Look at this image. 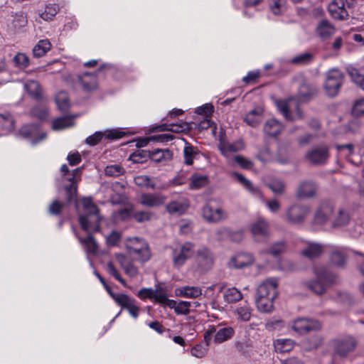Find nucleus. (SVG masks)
Returning a JSON list of instances; mask_svg holds the SVG:
<instances>
[{
  "label": "nucleus",
  "instance_id": "nucleus-1",
  "mask_svg": "<svg viewBox=\"0 0 364 364\" xmlns=\"http://www.w3.org/2000/svg\"><path fill=\"white\" fill-rule=\"evenodd\" d=\"M82 203L83 213L79 216V223L82 229L88 234V236L85 238L79 237V241L85 245L88 253L95 255L97 252L98 246L92 234L100 230L99 210L90 198H84Z\"/></svg>",
  "mask_w": 364,
  "mask_h": 364
},
{
  "label": "nucleus",
  "instance_id": "nucleus-2",
  "mask_svg": "<svg viewBox=\"0 0 364 364\" xmlns=\"http://www.w3.org/2000/svg\"><path fill=\"white\" fill-rule=\"evenodd\" d=\"M316 280L306 283L307 287L317 294H322L327 286L336 282V276L324 265L317 264L314 267Z\"/></svg>",
  "mask_w": 364,
  "mask_h": 364
},
{
  "label": "nucleus",
  "instance_id": "nucleus-3",
  "mask_svg": "<svg viewBox=\"0 0 364 364\" xmlns=\"http://www.w3.org/2000/svg\"><path fill=\"white\" fill-rule=\"evenodd\" d=\"M125 247L132 260L144 264L151 257L149 245L146 240L141 237H130L126 240Z\"/></svg>",
  "mask_w": 364,
  "mask_h": 364
},
{
  "label": "nucleus",
  "instance_id": "nucleus-4",
  "mask_svg": "<svg viewBox=\"0 0 364 364\" xmlns=\"http://www.w3.org/2000/svg\"><path fill=\"white\" fill-rule=\"evenodd\" d=\"M232 176H234L242 185V186L247 190L252 195L255 197L260 198L262 201L265 204L267 208L272 213H277L281 208L280 203L277 199L272 200H265L263 197V195L259 190L257 187L253 186L252 182L247 179L243 175L233 172L232 173Z\"/></svg>",
  "mask_w": 364,
  "mask_h": 364
},
{
  "label": "nucleus",
  "instance_id": "nucleus-5",
  "mask_svg": "<svg viewBox=\"0 0 364 364\" xmlns=\"http://www.w3.org/2000/svg\"><path fill=\"white\" fill-rule=\"evenodd\" d=\"M173 265L179 269L194 254V244L191 242L178 243L171 248Z\"/></svg>",
  "mask_w": 364,
  "mask_h": 364
},
{
  "label": "nucleus",
  "instance_id": "nucleus-6",
  "mask_svg": "<svg viewBox=\"0 0 364 364\" xmlns=\"http://www.w3.org/2000/svg\"><path fill=\"white\" fill-rule=\"evenodd\" d=\"M343 81L344 75L341 71L336 68L328 70L326 73V80L323 84L326 95L329 97L336 96Z\"/></svg>",
  "mask_w": 364,
  "mask_h": 364
},
{
  "label": "nucleus",
  "instance_id": "nucleus-7",
  "mask_svg": "<svg viewBox=\"0 0 364 364\" xmlns=\"http://www.w3.org/2000/svg\"><path fill=\"white\" fill-rule=\"evenodd\" d=\"M276 105L279 112L284 117L290 121H294L302 118V112L299 108L296 100L289 99L288 100H277Z\"/></svg>",
  "mask_w": 364,
  "mask_h": 364
},
{
  "label": "nucleus",
  "instance_id": "nucleus-8",
  "mask_svg": "<svg viewBox=\"0 0 364 364\" xmlns=\"http://www.w3.org/2000/svg\"><path fill=\"white\" fill-rule=\"evenodd\" d=\"M333 213L334 206L333 203L328 201L322 202L314 213V223L318 225H323L328 221L332 223Z\"/></svg>",
  "mask_w": 364,
  "mask_h": 364
},
{
  "label": "nucleus",
  "instance_id": "nucleus-9",
  "mask_svg": "<svg viewBox=\"0 0 364 364\" xmlns=\"http://www.w3.org/2000/svg\"><path fill=\"white\" fill-rule=\"evenodd\" d=\"M245 142L242 139H238L234 141H228L220 139L218 144V149L221 154L228 159L229 163H232L230 158L232 154L245 149Z\"/></svg>",
  "mask_w": 364,
  "mask_h": 364
},
{
  "label": "nucleus",
  "instance_id": "nucleus-10",
  "mask_svg": "<svg viewBox=\"0 0 364 364\" xmlns=\"http://www.w3.org/2000/svg\"><path fill=\"white\" fill-rule=\"evenodd\" d=\"M321 327V323L318 321L306 318H298L291 323V329L299 335L318 330Z\"/></svg>",
  "mask_w": 364,
  "mask_h": 364
},
{
  "label": "nucleus",
  "instance_id": "nucleus-11",
  "mask_svg": "<svg viewBox=\"0 0 364 364\" xmlns=\"http://www.w3.org/2000/svg\"><path fill=\"white\" fill-rule=\"evenodd\" d=\"M80 173V168H75L72 172L62 174L63 182L67 181L70 183L68 185H65L68 202H70L76 194L77 182V176Z\"/></svg>",
  "mask_w": 364,
  "mask_h": 364
},
{
  "label": "nucleus",
  "instance_id": "nucleus-12",
  "mask_svg": "<svg viewBox=\"0 0 364 364\" xmlns=\"http://www.w3.org/2000/svg\"><path fill=\"white\" fill-rule=\"evenodd\" d=\"M309 212L310 209L306 205H293L287 211V220L292 224L301 223Z\"/></svg>",
  "mask_w": 364,
  "mask_h": 364
},
{
  "label": "nucleus",
  "instance_id": "nucleus-13",
  "mask_svg": "<svg viewBox=\"0 0 364 364\" xmlns=\"http://www.w3.org/2000/svg\"><path fill=\"white\" fill-rule=\"evenodd\" d=\"M329 157L328 149L326 146L314 147L306 154V159L312 164H325Z\"/></svg>",
  "mask_w": 364,
  "mask_h": 364
},
{
  "label": "nucleus",
  "instance_id": "nucleus-14",
  "mask_svg": "<svg viewBox=\"0 0 364 364\" xmlns=\"http://www.w3.org/2000/svg\"><path fill=\"white\" fill-rule=\"evenodd\" d=\"M122 136V133L115 129L96 132L86 138L85 143L89 146H93L98 144L104 137L107 139L114 140L120 139Z\"/></svg>",
  "mask_w": 364,
  "mask_h": 364
},
{
  "label": "nucleus",
  "instance_id": "nucleus-15",
  "mask_svg": "<svg viewBox=\"0 0 364 364\" xmlns=\"http://www.w3.org/2000/svg\"><path fill=\"white\" fill-rule=\"evenodd\" d=\"M250 231L255 240L263 242L269 236V224L264 218H259L250 226Z\"/></svg>",
  "mask_w": 364,
  "mask_h": 364
},
{
  "label": "nucleus",
  "instance_id": "nucleus-16",
  "mask_svg": "<svg viewBox=\"0 0 364 364\" xmlns=\"http://www.w3.org/2000/svg\"><path fill=\"white\" fill-rule=\"evenodd\" d=\"M277 280L274 278L268 279L258 287L255 297L276 298L277 296Z\"/></svg>",
  "mask_w": 364,
  "mask_h": 364
},
{
  "label": "nucleus",
  "instance_id": "nucleus-17",
  "mask_svg": "<svg viewBox=\"0 0 364 364\" xmlns=\"http://www.w3.org/2000/svg\"><path fill=\"white\" fill-rule=\"evenodd\" d=\"M136 300L127 294L117 296L116 304L121 306L122 309H126L134 318H136L139 314L140 308L136 305Z\"/></svg>",
  "mask_w": 364,
  "mask_h": 364
},
{
  "label": "nucleus",
  "instance_id": "nucleus-18",
  "mask_svg": "<svg viewBox=\"0 0 364 364\" xmlns=\"http://www.w3.org/2000/svg\"><path fill=\"white\" fill-rule=\"evenodd\" d=\"M333 346L336 354L341 357H345L348 353L355 349L356 342L354 338L347 337L334 340L333 341Z\"/></svg>",
  "mask_w": 364,
  "mask_h": 364
},
{
  "label": "nucleus",
  "instance_id": "nucleus-19",
  "mask_svg": "<svg viewBox=\"0 0 364 364\" xmlns=\"http://www.w3.org/2000/svg\"><path fill=\"white\" fill-rule=\"evenodd\" d=\"M328 11L331 16L337 20H345L349 16L344 0H332L328 6Z\"/></svg>",
  "mask_w": 364,
  "mask_h": 364
},
{
  "label": "nucleus",
  "instance_id": "nucleus-20",
  "mask_svg": "<svg viewBox=\"0 0 364 364\" xmlns=\"http://www.w3.org/2000/svg\"><path fill=\"white\" fill-rule=\"evenodd\" d=\"M20 134L25 138L31 139L33 144L38 143L46 136L44 132L40 134L39 125L36 124L23 126L20 129Z\"/></svg>",
  "mask_w": 364,
  "mask_h": 364
},
{
  "label": "nucleus",
  "instance_id": "nucleus-21",
  "mask_svg": "<svg viewBox=\"0 0 364 364\" xmlns=\"http://www.w3.org/2000/svg\"><path fill=\"white\" fill-rule=\"evenodd\" d=\"M254 262L253 256L250 253H238L232 257L228 265L230 268L242 269L252 264Z\"/></svg>",
  "mask_w": 364,
  "mask_h": 364
},
{
  "label": "nucleus",
  "instance_id": "nucleus-22",
  "mask_svg": "<svg viewBox=\"0 0 364 364\" xmlns=\"http://www.w3.org/2000/svg\"><path fill=\"white\" fill-rule=\"evenodd\" d=\"M114 257L121 268L124 270V273L128 277L134 278L138 275V268L125 255L122 253H116Z\"/></svg>",
  "mask_w": 364,
  "mask_h": 364
},
{
  "label": "nucleus",
  "instance_id": "nucleus-23",
  "mask_svg": "<svg viewBox=\"0 0 364 364\" xmlns=\"http://www.w3.org/2000/svg\"><path fill=\"white\" fill-rule=\"evenodd\" d=\"M196 260L198 267L202 271H208L213 264V256L210 251L206 248L199 250L197 252Z\"/></svg>",
  "mask_w": 364,
  "mask_h": 364
},
{
  "label": "nucleus",
  "instance_id": "nucleus-24",
  "mask_svg": "<svg viewBox=\"0 0 364 364\" xmlns=\"http://www.w3.org/2000/svg\"><path fill=\"white\" fill-rule=\"evenodd\" d=\"M151 161L165 165L173 158V152L168 149H156L149 151Z\"/></svg>",
  "mask_w": 364,
  "mask_h": 364
},
{
  "label": "nucleus",
  "instance_id": "nucleus-25",
  "mask_svg": "<svg viewBox=\"0 0 364 364\" xmlns=\"http://www.w3.org/2000/svg\"><path fill=\"white\" fill-rule=\"evenodd\" d=\"M166 197L161 194L143 193L140 198V203L148 207H157L165 202Z\"/></svg>",
  "mask_w": 364,
  "mask_h": 364
},
{
  "label": "nucleus",
  "instance_id": "nucleus-26",
  "mask_svg": "<svg viewBox=\"0 0 364 364\" xmlns=\"http://www.w3.org/2000/svg\"><path fill=\"white\" fill-rule=\"evenodd\" d=\"M80 84L85 91L94 90L97 87V75L95 73H85L78 76Z\"/></svg>",
  "mask_w": 364,
  "mask_h": 364
},
{
  "label": "nucleus",
  "instance_id": "nucleus-27",
  "mask_svg": "<svg viewBox=\"0 0 364 364\" xmlns=\"http://www.w3.org/2000/svg\"><path fill=\"white\" fill-rule=\"evenodd\" d=\"M203 218L209 223H217L223 218V212L221 209H213L209 205H205L202 209Z\"/></svg>",
  "mask_w": 364,
  "mask_h": 364
},
{
  "label": "nucleus",
  "instance_id": "nucleus-28",
  "mask_svg": "<svg viewBox=\"0 0 364 364\" xmlns=\"http://www.w3.org/2000/svg\"><path fill=\"white\" fill-rule=\"evenodd\" d=\"M323 250V247L318 243L308 242L306 244L305 247L302 249L301 253L303 256L313 259L319 257Z\"/></svg>",
  "mask_w": 364,
  "mask_h": 364
},
{
  "label": "nucleus",
  "instance_id": "nucleus-29",
  "mask_svg": "<svg viewBox=\"0 0 364 364\" xmlns=\"http://www.w3.org/2000/svg\"><path fill=\"white\" fill-rule=\"evenodd\" d=\"M183 141H185V146L183 150V162L185 164L191 166L199 155V150L186 139H183Z\"/></svg>",
  "mask_w": 364,
  "mask_h": 364
},
{
  "label": "nucleus",
  "instance_id": "nucleus-30",
  "mask_svg": "<svg viewBox=\"0 0 364 364\" xmlns=\"http://www.w3.org/2000/svg\"><path fill=\"white\" fill-rule=\"evenodd\" d=\"M316 186L314 182L304 181L298 188L297 196L299 198H311L316 194Z\"/></svg>",
  "mask_w": 364,
  "mask_h": 364
},
{
  "label": "nucleus",
  "instance_id": "nucleus-31",
  "mask_svg": "<svg viewBox=\"0 0 364 364\" xmlns=\"http://www.w3.org/2000/svg\"><path fill=\"white\" fill-rule=\"evenodd\" d=\"M188 208V202L186 199L173 200L169 203L166 209L171 214L182 215Z\"/></svg>",
  "mask_w": 364,
  "mask_h": 364
},
{
  "label": "nucleus",
  "instance_id": "nucleus-32",
  "mask_svg": "<svg viewBox=\"0 0 364 364\" xmlns=\"http://www.w3.org/2000/svg\"><path fill=\"white\" fill-rule=\"evenodd\" d=\"M335 32L334 27L327 21H321L316 27V33L322 39L331 37Z\"/></svg>",
  "mask_w": 364,
  "mask_h": 364
},
{
  "label": "nucleus",
  "instance_id": "nucleus-33",
  "mask_svg": "<svg viewBox=\"0 0 364 364\" xmlns=\"http://www.w3.org/2000/svg\"><path fill=\"white\" fill-rule=\"evenodd\" d=\"M350 222L349 213L343 208H338L334 210L332 225L333 227H341L347 225Z\"/></svg>",
  "mask_w": 364,
  "mask_h": 364
},
{
  "label": "nucleus",
  "instance_id": "nucleus-34",
  "mask_svg": "<svg viewBox=\"0 0 364 364\" xmlns=\"http://www.w3.org/2000/svg\"><path fill=\"white\" fill-rule=\"evenodd\" d=\"M284 127L281 122L274 118L268 119L264 126V132L266 134L272 136H275L279 134Z\"/></svg>",
  "mask_w": 364,
  "mask_h": 364
},
{
  "label": "nucleus",
  "instance_id": "nucleus-35",
  "mask_svg": "<svg viewBox=\"0 0 364 364\" xmlns=\"http://www.w3.org/2000/svg\"><path fill=\"white\" fill-rule=\"evenodd\" d=\"M209 183L208 176L198 173H195L190 177L189 188L198 190L206 186Z\"/></svg>",
  "mask_w": 364,
  "mask_h": 364
},
{
  "label": "nucleus",
  "instance_id": "nucleus-36",
  "mask_svg": "<svg viewBox=\"0 0 364 364\" xmlns=\"http://www.w3.org/2000/svg\"><path fill=\"white\" fill-rule=\"evenodd\" d=\"M176 294L186 298H197L202 294V289L198 287L184 286L176 289Z\"/></svg>",
  "mask_w": 364,
  "mask_h": 364
},
{
  "label": "nucleus",
  "instance_id": "nucleus-37",
  "mask_svg": "<svg viewBox=\"0 0 364 364\" xmlns=\"http://www.w3.org/2000/svg\"><path fill=\"white\" fill-rule=\"evenodd\" d=\"M263 109L261 107H257L249 112L245 117V121L251 127H257L262 119Z\"/></svg>",
  "mask_w": 364,
  "mask_h": 364
},
{
  "label": "nucleus",
  "instance_id": "nucleus-38",
  "mask_svg": "<svg viewBox=\"0 0 364 364\" xmlns=\"http://www.w3.org/2000/svg\"><path fill=\"white\" fill-rule=\"evenodd\" d=\"M347 257V250L344 247H336L330 257L331 262L338 267H343L345 264Z\"/></svg>",
  "mask_w": 364,
  "mask_h": 364
},
{
  "label": "nucleus",
  "instance_id": "nucleus-39",
  "mask_svg": "<svg viewBox=\"0 0 364 364\" xmlns=\"http://www.w3.org/2000/svg\"><path fill=\"white\" fill-rule=\"evenodd\" d=\"M14 127V120L9 112L0 113V135L11 131Z\"/></svg>",
  "mask_w": 364,
  "mask_h": 364
},
{
  "label": "nucleus",
  "instance_id": "nucleus-40",
  "mask_svg": "<svg viewBox=\"0 0 364 364\" xmlns=\"http://www.w3.org/2000/svg\"><path fill=\"white\" fill-rule=\"evenodd\" d=\"M275 298H260L255 297V304L257 309L260 312L269 313L274 307V300Z\"/></svg>",
  "mask_w": 364,
  "mask_h": 364
},
{
  "label": "nucleus",
  "instance_id": "nucleus-41",
  "mask_svg": "<svg viewBox=\"0 0 364 364\" xmlns=\"http://www.w3.org/2000/svg\"><path fill=\"white\" fill-rule=\"evenodd\" d=\"M191 304L190 301H181L177 302L172 300V301H169L168 307L173 309L176 314L186 315L190 312Z\"/></svg>",
  "mask_w": 364,
  "mask_h": 364
},
{
  "label": "nucleus",
  "instance_id": "nucleus-42",
  "mask_svg": "<svg viewBox=\"0 0 364 364\" xmlns=\"http://www.w3.org/2000/svg\"><path fill=\"white\" fill-rule=\"evenodd\" d=\"M51 48V43L48 39L39 41L33 48V55L35 58H41L46 54Z\"/></svg>",
  "mask_w": 364,
  "mask_h": 364
},
{
  "label": "nucleus",
  "instance_id": "nucleus-43",
  "mask_svg": "<svg viewBox=\"0 0 364 364\" xmlns=\"http://www.w3.org/2000/svg\"><path fill=\"white\" fill-rule=\"evenodd\" d=\"M74 125V119L72 116H65L55 119L52 123V128L54 130L66 129Z\"/></svg>",
  "mask_w": 364,
  "mask_h": 364
},
{
  "label": "nucleus",
  "instance_id": "nucleus-44",
  "mask_svg": "<svg viewBox=\"0 0 364 364\" xmlns=\"http://www.w3.org/2000/svg\"><path fill=\"white\" fill-rule=\"evenodd\" d=\"M316 93V89L314 86L304 83L299 87V98L301 101H306Z\"/></svg>",
  "mask_w": 364,
  "mask_h": 364
},
{
  "label": "nucleus",
  "instance_id": "nucleus-45",
  "mask_svg": "<svg viewBox=\"0 0 364 364\" xmlns=\"http://www.w3.org/2000/svg\"><path fill=\"white\" fill-rule=\"evenodd\" d=\"M234 334V329L231 327L221 328L215 334L214 341L215 343H220L230 338Z\"/></svg>",
  "mask_w": 364,
  "mask_h": 364
},
{
  "label": "nucleus",
  "instance_id": "nucleus-46",
  "mask_svg": "<svg viewBox=\"0 0 364 364\" xmlns=\"http://www.w3.org/2000/svg\"><path fill=\"white\" fill-rule=\"evenodd\" d=\"M55 102L60 111L67 112L70 107L68 93L64 91L59 92L55 96Z\"/></svg>",
  "mask_w": 364,
  "mask_h": 364
},
{
  "label": "nucleus",
  "instance_id": "nucleus-47",
  "mask_svg": "<svg viewBox=\"0 0 364 364\" xmlns=\"http://www.w3.org/2000/svg\"><path fill=\"white\" fill-rule=\"evenodd\" d=\"M223 296L228 303H235L242 299V294L235 287H231L225 291Z\"/></svg>",
  "mask_w": 364,
  "mask_h": 364
},
{
  "label": "nucleus",
  "instance_id": "nucleus-48",
  "mask_svg": "<svg viewBox=\"0 0 364 364\" xmlns=\"http://www.w3.org/2000/svg\"><path fill=\"white\" fill-rule=\"evenodd\" d=\"M24 88L28 93L36 99L41 97V90L39 83L35 80H29L24 84Z\"/></svg>",
  "mask_w": 364,
  "mask_h": 364
},
{
  "label": "nucleus",
  "instance_id": "nucleus-49",
  "mask_svg": "<svg viewBox=\"0 0 364 364\" xmlns=\"http://www.w3.org/2000/svg\"><path fill=\"white\" fill-rule=\"evenodd\" d=\"M294 342L291 339H277L274 342L276 351L286 353L290 351L294 347Z\"/></svg>",
  "mask_w": 364,
  "mask_h": 364
},
{
  "label": "nucleus",
  "instance_id": "nucleus-50",
  "mask_svg": "<svg viewBox=\"0 0 364 364\" xmlns=\"http://www.w3.org/2000/svg\"><path fill=\"white\" fill-rule=\"evenodd\" d=\"M59 11V6L57 4H49L46 6L45 11L40 13L41 18L45 21H50Z\"/></svg>",
  "mask_w": 364,
  "mask_h": 364
},
{
  "label": "nucleus",
  "instance_id": "nucleus-51",
  "mask_svg": "<svg viewBox=\"0 0 364 364\" xmlns=\"http://www.w3.org/2000/svg\"><path fill=\"white\" fill-rule=\"evenodd\" d=\"M237 319L242 321H248L251 318V309L247 304L237 306L235 310Z\"/></svg>",
  "mask_w": 364,
  "mask_h": 364
},
{
  "label": "nucleus",
  "instance_id": "nucleus-52",
  "mask_svg": "<svg viewBox=\"0 0 364 364\" xmlns=\"http://www.w3.org/2000/svg\"><path fill=\"white\" fill-rule=\"evenodd\" d=\"M348 73L351 80L359 86L364 77V68L358 69L353 67L348 68Z\"/></svg>",
  "mask_w": 364,
  "mask_h": 364
},
{
  "label": "nucleus",
  "instance_id": "nucleus-53",
  "mask_svg": "<svg viewBox=\"0 0 364 364\" xmlns=\"http://www.w3.org/2000/svg\"><path fill=\"white\" fill-rule=\"evenodd\" d=\"M105 174L109 176L118 177L125 172L124 168L119 164L107 166L105 169Z\"/></svg>",
  "mask_w": 364,
  "mask_h": 364
},
{
  "label": "nucleus",
  "instance_id": "nucleus-54",
  "mask_svg": "<svg viewBox=\"0 0 364 364\" xmlns=\"http://www.w3.org/2000/svg\"><path fill=\"white\" fill-rule=\"evenodd\" d=\"M15 66L20 69H25L28 67L30 61L29 58L23 53H17L14 58Z\"/></svg>",
  "mask_w": 364,
  "mask_h": 364
},
{
  "label": "nucleus",
  "instance_id": "nucleus-55",
  "mask_svg": "<svg viewBox=\"0 0 364 364\" xmlns=\"http://www.w3.org/2000/svg\"><path fill=\"white\" fill-rule=\"evenodd\" d=\"M286 0H269V9L271 11L279 15L285 11Z\"/></svg>",
  "mask_w": 364,
  "mask_h": 364
},
{
  "label": "nucleus",
  "instance_id": "nucleus-56",
  "mask_svg": "<svg viewBox=\"0 0 364 364\" xmlns=\"http://www.w3.org/2000/svg\"><path fill=\"white\" fill-rule=\"evenodd\" d=\"M313 55L309 53H304L295 56L290 60L291 63L296 65H306L312 62Z\"/></svg>",
  "mask_w": 364,
  "mask_h": 364
},
{
  "label": "nucleus",
  "instance_id": "nucleus-57",
  "mask_svg": "<svg viewBox=\"0 0 364 364\" xmlns=\"http://www.w3.org/2000/svg\"><path fill=\"white\" fill-rule=\"evenodd\" d=\"M107 272L114 277L116 280H117L120 284H122L124 287H127L126 281L121 277L117 269L114 266L112 262H109L107 264Z\"/></svg>",
  "mask_w": 364,
  "mask_h": 364
},
{
  "label": "nucleus",
  "instance_id": "nucleus-58",
  "mask_svg": "<svg viewBox=\"0 0 364 364\" xmlns=\"http://www.w3.org/2000/svg\"><path fill=\"white\" fill-rule=\"evenodd\" d=\"M207 347L205 343L197 344L191 348V355L198 358H203L207 353Z\"/></svg>",
  "mask_w": 364,
  "mask_h": 364
},
{
  "label": "nucleus",
  "instance_id": "nucleus-59",
  "mask_svg": "<svg viewBox=\"0 0 364 364\" xmlns=\"http://www.w3.org/2000/svg\"><path fill=\"white\" fill-rule=\"evenodd\" d=\"M232 161L245 169H252L254 166L253 163L250 160L242 156H235L232 159Z\"/></svg>",
  "mask_w": 364,
  "mask_h": 364
},
{
  "label": "nucleus",
  "instance_id": "nucleus-60",
  "mask_svg": "<svg viewBox=\"0 0 364 364\" xmlns=\"http://www.w3.org/2000/svg\"><path fill=\"white\" fill-rule=\"evenodd\" d=\"M269 188L276 194H282L284 191V183L280 180H272L269 184Z\"/></svg>",
  "mask_w": 364,
  "mask_h": 364
},
{
  "label": "nucleus",
  "instance_id": "nucleus-61",
  "mask_svg": "<svg viewBox=\"0 0 364 364\" xmlns=\"http://www.w3.org/2000/svg\"><path fill=\"white\" fill-rule=\"evenodd\" d=\"M286 250L285 244L283 242H279L274 243L270 249L268 250V253L272 255L273 257H277L280 254L283 253Z\"/></svg>",
  "mask_w": 364,
  "mask_h": 364
},
{
  "label": "nucleus",
  "instance_id": "nucleus-62",
  "mask_svg": "<svg viewBox=\"0 0 364 364\" xmlns=\"http://www.w3.org/2000/svg\"><path fill=\"white\" fill-rule=\"evenodd\" d=\"M153 299L156 302L163 305L164 306H168V307L169 301H172V300H173V299H168L165 294L159 292L157 289H155L154 296Z\"/></svg>",
  "mask_w": 364,
  "mask_h": 364
},
{
  "label": "nucleus",
  "instance_id": "nucleus-63",
  "mask_svg": "<svg viewBox=\"0 0 364 364\" xmlns=\"http://www.w3.org/2000/svg\"><path fill=\"white\" fill-rule=\"evenodd\" d=\"M65 203L60 202L58 200H55L53 201V203L50 205L48 211L51 215H59L63 210V208L65 206Z\"/></svg>",
  "mask_w": 364,
  "mask_h": 364
},
{
  "label": "nucleus",
  "instance_id": "nucleus-64",
  "mask_svg": "<svg viewBox=\"0 0 364 364\" xmlns=\"http://www.w3.org/2000/svg\"><path fill=\"white\" fill-rule=\"evenodd\" d=\"M353 113L358 117L364 114V98L355 102L353 108Z\"/></svg>",
  "mask_w": 364,
  "mask_h": 364
}]
</instances>
